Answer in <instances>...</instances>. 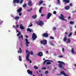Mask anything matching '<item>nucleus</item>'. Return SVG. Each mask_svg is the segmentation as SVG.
I'll return each instance as SVG.
<instances>
[{
    "instance_id": "a18cd8bd",
    "label": "nucleus",
    "mask_w": 76,
    "mask_h": 76,
    "mask_svg": "<svg viewBox=\"0 0 76 76\" xmlns=\"http://www.w3.org/2000/svg\"><path fill=\"white\" fill-rule=\"evenodd\" d=\"M62 52H63V53H64V48H62Z\"/></svg>"
},
{
    "instance_id": "13d9d810",
    "label": "nucleus",
    "mask_w": 76,
    "mask_h": 76,
    "mask_svg": "<svg viewBox=\"0 0 76 76\" xmlns=\"http://www.w3.org/2000/svg\"><path fill=\"white\" fill-rule=\"evenodd\" d=\"M19 25H17L16 26V28H19Z\"/></svg>"
},
{
    "instance_id": "1a4fd4ad",
    "label": "nucleus",
    "mask_w": 76,
    "mask_h": 76,
    "mask_svg": "<svg viewBox=\"0 0 76 76\" xmlns=\"http://www.w3.org/2000/svg\"><path fill=\"white\" fill-rule=\"evenodd\" d=\"M47 61H51L52 62H53V60H46L43 62V65H44L45 64L46 62Z\"/></svg>"
},
{
    "instance_id": "6e6552de",
    "label": "nucleus",
    "mask_w": 76,
    "mask_h": 76,
    "mask_svg": "<svg viewBox=\"0 0 76 76\" xmlns=\"http://www.w3.org/2000/svg\"><path fill=\"white\" fill-rule=\"evenodd\" d=\"M25 41L26 42V46L27 47H29V45H28V44H30V42H28V40L27 39H25Z\"/></svg>"
},
{
    "instance_id": "f3484780",
    "label": "nucleus",
    "mask_w": 76,
    "mask_h": 76,
    "mask_svg": "<svg viewBox=\"0 0 76 76\" xmlns=\"http://www.w3.org/2000/svg\"><path fill=\"white\" fill-rule=\"evenodd\" d=\"M20 1L19 0H13L14 3H18Z\"/></svg>"
},
{
    "instance_id": "338daca9",
    "label": "nucleus",
    "mask_w": 76,
    "mask_h": 76,
    "mask_svg": "<svg viewBox=\"0 0 76 76\" xmlns=\"http://www.w3.org/2000/svg\"><path fill=\"white\" fill-rule=\"evenodd\" d=\"M75 35L76 36V31L75 32Z\"/></svg>"
},
{
    "instance_id": "ddd939ff",
    "label": "nucleus",
    "mask_w": 76,
    "mask_h": 76,
    "mask_svg": "<svg viewBox=\"0 0 76 76\" xmlns=\"http://www.w3.org/2000/svg\"><path fill=\"white\" fill-rule=\"evenodd\" d=\"M27 72L28 74L31 75H32V71H30L29 69L27 70Z\"/></svg>"
},
{
    "instance_id": "58836bf2",
    "label": "nucleus",
    "mask_w": 76,
    "mask_h": 76,
    "mask_svg": "<svg viewBox=\"0 0 76 76\" xmlns=\"http://www.w3.org/2000/svg\"><path fill=\"white\" fill-rule=\"evenodd\" d=\"M57 0L58 1V4H60V0Z\"/></svg>"
},
{
    "instance_id": "f03ea898",
    "label": "nucleus",
    "mask_w": 76,
    "mask_h": 76,
    "mask_svg": "<svg viewBox=\"0 0 76 76\" xmlns=\"http://www.w3.org/2000/svg\"><path fill=\"white\" fill-rule=\"evenodd\" d=\"M58 63L60 64L58 65L59 67H60V68H61V69H64V67L63 66V65H64V66H65L66 65V64H65V63L62 61H58Z\"/></svg>"
},
{
    "instance_id": "b1692460",
    "label": "nucleus",
    "mask_w": 76,
    "mask_h": 76,
    "mask_svg": "<svg viewBox=\"0 0 76 76\" xmlns=\"http://www.w3.org/2000/svg\"><path fill=\"white\" fill-rule=\"evenodd\" d=\"M65 9L66 10H69L70 9V6H67L65 7Z\"/></svg>"
},
{
    "instance_id": "412c9836",
    "label": "nucleus",
    "mask_w": 76,
    "mask_h": 76,
    "mask_svg": "<svg viewBox=\"0 0 76 76\" xmlns=\"http://www.w3.org/2000/svg\"><path fill=\"white\" fill-rule=\"evenodd\" d=\"M22 7H20L17 10V12L18 13H20V12L22 11Z\"/></svg>"
},
{
    "instance_id": "bf43d9fd",
    "label": "nucleus",
    "mask_w": 76,
    "mask_h": 76,
    "mask_svg": "<svg viewBox=\"0 0 76 76\" xmlns=\"http://www.w3.org/2000/svg\"><path fill=\"white\" fill-rule=\"evenodd\" d=\"M16 31H17V32H19V31H18V29H17V28H16Z\"/></svg>"
},
{
    "instance_id": "a878e982",
    "label": "nucleus",
    "mask_w": 76,
    "mask_h": 76,
    "mask_svg": "<svg viewBox=\"0 0 76 76\" xmlns=\"http://www.w3.org/2000/svg\"><path fill=\"white\" fill-rule=\"evenodd\" d=\"M32 8H31L30 10H27V12H30L31 11H32Z\"/></svg>"
},
{
    "instance_id": "7ed1b4c3",
    "label": "nucleus",
    "mask_w": 76,
    "mask_h": 76,
    "mask_svg": "<svg viewBox=\"0 0 76 76\" xmlns=\"http://www.w3.org/2000/svg\"><path fill=\"white\" fill-rule=\"evenodd\" d=\"M41 44H43L44 45H47V41L46 40H43L40 41Z\"/></svg>"
},
{
    "instance_id": "49530a36",
    "label": "nucleus",
    "mask_w": 76,
    "mask_h": 76,
    "mask_svg": "<svg viewBox=\"0 0 76 76\" xmlns=\"http://www.w3.org/2000/svg\"><path fill=\"white\" fill-rule=\"evenodd\" d=\"M63 57V56L62 55L59 56V57H60V58H61L62 57Z\"/></svg>"
},
{
    "instance_id": "3c124183",
    "label": "nucleus",
    "mask_w": 76,
    "mask_h": 76,
    "mask_svg": "<svg viewBox=\"0 0 76 76\" xmlns=\"http://www.w3.org/2000/svg\"><path fill=\"white\" fill-rule=\"evenodd\" d=\"M71 17H70V16H69L68 17V19L69 20V19H71Z\"/></svg>"
},
{
    "instance_id": "473e14b6",
    "label": "nucleus",
    "mask_w": 76,
    "mask_h": 76,
    "mask_svg": "<svg viewBox=\"0 0 76 76\" xmlns=\"http://www.w3.org/2000/svg\"><path fill=\"white\" fill-rule=\"evenodd\" d=\"M26 4H24L23 5V7H24V8L26 7Z\"/></svg>"
},
{
    "instance_id": "2eb2a0df",
    "label": "nucleus",
    "mask_w": 76,
    "mask_h": 76,
    "mask_svg": "<svg viewBox=\"0 0 76 76\" xmlns=\"http://www.w3.org/2000/svg\"><path fill=\"white\" fill-rule=\"evenodd\" d=\"M61 74H63V75H64V76H69V75H67V74H66L64 71L61 72Z\"/></svg>"
},
{
    "instance_id": "09e8293b",
    "label": "nucleus",
    "mask_w": 76,
    "mask_h": 76,
    "mask_svg": "<svg viewBox=\"0 0 76 76\" xmlns=\"http://www.w3.org/2000/svg\"><path fill=\"white\" fill-rule=\"evenodd\" d=\"M46 69V68L45 67V68L43 67V68H42V69H43V70H45Z\"/></svg>"
},
{
    "instance_id": "4c0bfd02",
    "label": "nucleus",
    "mask_w": 76,
    "mask_h": 76,
    "mask_svg": "<svg viewBox=\"0 0 76 76\" xmlns=\"http://www.w3.org/2000/svg\"><path fill=\"white\" fill-rule=\"evenodd\" d=\"M72 13H76V10H75V11H73L72 12Z\"/></svg>"
},
{
    "instance_id": "a211bd4d",
    "label": "nucleus",
    "mask_w": 76,
    "mask_h": 76,
    "mask_svg": "<svg viewBox=\"0 0 76 76\" xmlns=\"http://www.w3.org/2000/svg\"><path fill=\"white\" fill-rule=\"evenodd\" d=\"M27 31H29L30 33L31 32H33V30H32V29H31L29 28H28L27 29Z\"/></svg>"
},
{
    "instance_id": "20e7f679",
    "label": "nucleus",
    "mask_w": 76,
    "mask_h": 76,
    "mask_svg": "<svg viewBox=\"0 0 76 76\" xmlns=\"http://www.w3.org/2000/svg\"><path fill=\"white\" fill-rule=\"evenodd\" d=\"M37 24L40 26H42V25H44V22L40 20L37 23Z\"/></svg>"
},
{
    "instance_id": "f257e3e1",
    "label": "nucleus",
    "mask_w": 76,
    "mask_h": 76,
    "mask_svg": "<svg viewBox=\"0 0 76 76\" xmlns=\"http://www.w3.org/2000/svg\"><path fill=\"white\" fill-rule=\"evenodd\" d=\"M26 54H27V55L26 56V60L27 61H30V63H32V61H31V60H30L29 58V56H30V52H29V51L26 50Z\"/></svg>"
},
{
    "instance_id": "c756f323",
    "label": "nucleus",
    "mask_w": 76,
    "mask_h": 76,
    "mask_svg": "<svg viewBox=\"0 0 76 76\" xmlns=\"http://www.w3.org/2000/svg\"><path fill=\"white\" fill-rule=\"evenodd\" d=\"M19 60L20 61H22V58H21V56H19Z\"/></svg>"
},
{
    "instance_id": "2f4dec72",
    "label": "nucleus",
    "mask_w": 76,
    "mask_h": 76,
    "mask_svg": "<svg viewBox=\"0 0 76 76\" xmlns=\"http://www.w3.org/2000/svg\"><path fill=\"white\" fill-rule=\"evenodd\" d=\"M20 34H21V33H20V32H19V33L17 34V36L18 37V36H19V35H20Z\"/></svg>"
},
{
    "instance_id": "cd10ccee",
    "label": "nucleus",
    "mask_w": 76,
    "mask_h": 76,
    "mask_svg": "<svg viewBox=\"0 0 76 76\" xmlns=\"http://www.w3.org/2000/svg\"><path fill=\"white\" fill-rule=\"evenodd\" d=\"M71 52L72 53H73V54L74 53H75V51H74V49L73 48H72V49L71 50Z\"/></svg>"
},
{
    "instance_id": "a19ab883",
    "label": "nucleus",
    "mask_w": 76,
    "mask_h": 76,
    "mask_svg": "<svg viewBox=\"0 0 76 76\" xmlns=\"http://www.w3.org/2000/svg\"><path fill=\"white\" fill-rule=\"evenodd\" d=\"M33 52H32V51H31L30 52V54L32 55H33Z\"/></svg>"
},
{
    "instance_id": "5fc2aeb1",
    "label": "nucleus",
    "mask_w": 76,
    "mask_h": 76,
    "mask_svg": "<svg viewBox=\"0 0 76 76\" xmlns=\"http://www.w3.org/2000/svg\"><path fill=\"white\" fill-rule=\"evenodd\" d=\"M44 16V15L43 14H41V16Z\"/></svg>"
},
{
    "instance_id": "aec40b11",
    "label": "nucleus",
    "mask_w": 76,
    "mask_h": 76,
    "mask_svg": "<svg viewBox=\"0 0 76 76\" xmlns=\"http://www.w3.org/2000/svg\"><path fill=\"white\" fill-rule=\"evenodd\" d=\"M37 15H33L32 16V18L33 19H36L37 18Z\"/></svg>"
},
{
    "instance_id": "603ef678",
    "label": "nucleus",
    "mask_w": 76,
    "mask_h": 76,
    "mask_svg": "<svg viewBox=\"0 0 76 76\" xmlns=\"http://www.w3.org/2000/svg\"><path fill=\"white\" fill-rule=\"evenodd\" d=\"M41 10H42L41 9H39V13H41Z\"/></svg>"
},
{
    "instance_id": "e433bc0d",
    "label": "nucleus",
    "mask_w": 76,
    "mask_h": 76,
    "mask_svg": "<svg viewBox=\"0 0 76 76\" xmlns=\"http://www.w3.org/2000/svg\"><path fill=\"white\" fill-rule=\"evenodd\" d=\"M70 23L71 24V25L72 24H73V23H74V22L71 21L70 22Z\"/></svg>"
},
{
    "instance_id": "c03bdc74",
    "label": "nucleus",
    "mask_w": 76,
    "mask_h": 76,
    "mask_svg": "<svg viewBox=\"0 0 76 76\" xmlns=\"http://www.w3.org/2000/svg\"><path fill=\"white\" fill-rule=\"evenodd\" d=\"M50 45H52V46H54V45H55L54 44H53V43H50Z\"/></svg>"
},
{
    "instance_id": "6ab92c4d",
    "label": "nucleus",
    "mask_w": 76,
    "mask_h": 76,
    "mask_svg": "<svg viewBox=\"0 0 76 76\" xmlns=\"http://www.w3.org/2000/svg\"><path fill=\"white\" fill-rule=\"evenodd\" d=\"M64 38L63 41H64V42H65V41H66V40H67V36L65 35L64 36Z\"/></svg>"
},
{
    "instance_id": "e2e57ef3",
    "label": "nucleus",
    "mask_w": 76,
    "mask_h": 76,
    "mask_svg": "<svg viewBox=\"0 0 76 76\" xmlns=\"http://www.w3.org/2000/svg\"><path fill=\"white\" fill-rule=\"evenodd\" d=\"M11 17H12V18H15V17H14V16H13V15H11Z\"/></svg>"
},
{
    "instance_id": "052dcab7",
    "label": "nucleus",
    "mask_w": 76,
    "mask_h": 76,
    "mask_svg": "<svg viewBox=\"0 0 76 76\" xmlns=\"http://www.w3.org/2000/svg\"><path fill=\"white\" fill-rule=\"evenodd\" d=\"M53 29L54 30H55L56 29V28L55 27H54L53 28Z\"/></svg>"
},
{
    "instance_id": "f704fd0d",
    "label": "nucleus",
    "mask_w": 76,
    "mask_h": 76,
    "mask_svg": "<svg viewBox=\"0 0 76 76\" xmlns=\"http://www.w3.org/2000/svg\"><path fill=\"white\" fill-rule=\"evenodd\" d=\"M72 32H71L69 34V37H70V36H72Z\"/></svg>"
},
{
    "instance_id": "4468645a",
    "label": "nucleus",
    "mask_w": 76,
    "mask_h": 76,
    "mask_svg": "<svg viewBox=\"0 0 76 76\" xmlns=\"http://www.w3.org/2000/svg\"><path fill=\"white\" fill-rule=\"evenodd\" d=\"M63 1L64 2V4L69 3H70V0H64Z\"/></svg>"
},
{
    "instance_id": "c85d7f7f",
    "label": "nucleus",
    "mask_w": 76,
    "mask_h": 76,
    "mask_svg": "<svg viewBox=\"0 0 76 76\" xmlns=\"http://www.w3.org/2000/svg\"><path fill=\"white\" fill-rule=\"evenodd\" d=\"M34 69H38V68L37 67V66L35 65H34Z\"/></svg>"
},
{
    "instance_id": "8fccbe9b",
    "label": "nucleus",
    "mask_w": 76,
    "mask_h": 76,
    "mask_svg": "<svg viewBox=\"0 0 76 76\" xmlns=\"http://www.w3.org/2000/svg\"><path fill=\"white\" fill-rule=\"evenodd\" d=\"M69 6H72V4L70 3L69 4Z\"/></svg>"
},
{
    "instance_id": "9b49d317",
    "label": "nucleus",
    "mask_w": 76,
    "mask_h": 76,
    "mask_svg": "<svg viewBox=\"0 0 76 76\" xmlns=\"http://www.w3.org/2000/svg\"><path fill=\"white\" fill-rule=\"evenodd\" d=\"M38 56L39 57H42L43 55V53L41 52H39V53L37 54Z\"/></svg>"
},
{
    "instance_id": "f8f14e48",
    "label": "nucleus",
    "mask_w": 76,
    "mask_h": 76,
    "mask_svg": "<svg viewBox=\"0 0 76 76\" xmlns=\"http://www.w3.org/2000/svg\"><path fill=\"white\" fill-rule=\"evenodd\" d=\"M51 13H48L47 15V19H50V18L51 17Z\"/></svg>"
},
{
    "instance_id": "6e6d98bb",
    "label": "nucleus",
    "mask_w": 76,
    "mask_h": 76,
    "mask_svg": "<svg viewBox=\"0 0 76 76\" xmlns=\"http://www.w3.org/2000/svg\"><path fill=\"white\" fill-rule=\"evenodd\" d=\"M42 8H43V7H40V9H41V10H42Z\"/></svg>"
},
{
    "instance_id": "69168bd1",
    "label": "nucleus",
    "mask_w": 76,
    "mask_h": 76,
    "mask_svg": "<svg viewBox=\"0 0 76 76\" xmlns=\"http://www.w3.org/2000/svg\"><path fill=\"white\" fill-rule=\"evenodd\" d=\"M54 55L55 56H57V54H54Z\"/></svg>"
},
{
    "instance_id": "ea45409f",
    "label": "nucleus",
    "mask_w": 76,
    "mask_h": 76,
    "mask_svg": "<svg viewBox=\"0 0 76 76\" xmlns=\"http://www.w3.org/2000/svg\"><path fill=\"white\" fill-rule=\"evenodd\" d=\"M56 13H57V12H56V11H54L53 12V13L54 15H56Z\"/></svg>"
},
{
    "instance_id": "bb28decb",
    "label": "nucleus",
    "mask_w": 76,
    "mask_h": 76,
    "mask_svg": "<svg viewBox=\"0 0 76 76\" xmlns=\"http://www.w3.org/2000/svg\"><path fill=\"white\" fill-rule=\"evenodd\" d=\"M43 1H39V4H42V3H43Z\"/></svg>"
},
{
    "instance_id": "423d86ee",
    "label": "nucleus",
    "mask_w": 76,
    "mask_h": 76,
    "mask_svg": "<svg viewBox=\"0 0 76 76\" xmlns=\"http://www.w3.org/2000/svg\"><path fill=\"white\" fill-rule=\"evenodd\" d=\"M61 16H59V19L62 20H65V19H64V16L62 14H61Z\"/></svg>"
},
{
    "instance_id": "0eeeda50",
    "label": "nucleus",
    "mask_w": 76,
    "mask_h": 76,
    "mask_svg": "<svg viewBox=\"0 0 76 76\" xmlns=\"http://www.w3.org/2000/svg\"><path fill=\"white\" fill-rule=\"evenodd\" d=\"M42 36L43 37L47 38V37H48V34L47 33H45L42 34Z\"/></svg>"
},
{
    "instance_id": "680f3d73",
    "label": "nucleus",
    "mask_w": 76,
    "mask_h": 76,
    "mask_svg": "<svg viewBox=\"0 0 76 76\" xmlns=\"http://www.w3.org/2000/svg\"><path fill=\"white\" fill-rule=\"evenodd\" d=\"M65 35H67V34H68V33L65 32Z\"/></svg>"
},
{
    "instance_id": "864d4df0",
    "label": "nucleus",
    "mask_w": 76,
    "mask_h": 76,
    "mask_svg": "<svg viewBox=\"0 0 76 76\" xmlns=\"http://www.w3.org/2000/svg\"><path fill=\"white\" fill-rule=\"evenodd\" d=\"M25 37H26V38H28V36L27 35H26L25 36Z\"/></svg>"
},
{
    "instance_id": "7c9ffc66",
    "label": "nucleus",
    "mask_w": 76,
    "mask_h": 76,
    "mask_svg": "<svg viewBox=\"0 0 76 76\" xmlns=\"http://www.w3.org/2000/svg\"><path fill=\"white\" fill-rule=\"evenodd\" d=\"M19 51L20 53L21 54V53H22V49L21 48H19Z\"/></svg>"
},
{
    "instance_id": "0e129e2a",
    "label": "nucleus",
    "mask_w": 76,
    "mask_h": 76,
    "mask_svg": "<svg viewBox=\"0 0 76 76\" xmlns=\"http://www.w3.org/2000/svg\"><path fill=\"white\" fill-rule=\"evenodd\" d=\"M46 53H48V51H46Z\"/></svg>"
},
{
    "instance_id": "4be33fe9",
    "label": "nucleus",
    "mask_w": 76,
    "mask_h": 76,
    "mask_svg": "<svg viewBox=\"0 0 76 76\" xmlns=\"http://www.w3.org/2000/svg\"><path fill=\"white\" fill-rule=\"evenodd\" d=\"M20 29H25V28L23 27V26H22V24L20 25Z\"/></svg>"
},
{
    "instance_id": "774afa93",
    "label": "nucleus",
    "mask_w": 76,
    "mask_h": 76,
    "mask_svg": "<svg viewBox=\"0 0 76 76\" xmlns=\"http://www.w3.org/2000/svg\"><path fill=\"white\" fill-rule=\"evenodd\" d=\"M45 60V58H44L43 59V60Z\"/></svg>"
},
{
    "instance_id": "dca6fc26",
    "label": "nucleus",
    "mask_w": 76,
    "mask_h": 76,
    "mask_svg": "<svg viewBox=\"0 0 76 76\" xmlns=\"http://www.w3.org/2000/svg\"><path fill=\"white\" fill-rule=\"evenodd\" d=\"M66 42L68 43V44H69L71 40H70V39L69 38H68L66 39Z\"/></svg>"
},
{
    "instance_id": "72a5a7b5",
    "label": "nucleus",
    "mask_w": 76,
    "mask_h": 76,
    "mask_svg": "<svg viewBox=\"0 0 76 76\" xmlns=\"http://www.w3.org/2000/svg\"><path fill=\"white\" fill-rule=\"evenodd\" d=\"M50 39H54V38L52 36L50 37Z\"/></svg>"
},
{
    "instance_id": "9d476101",
    "label": "nucleus",
    "mask_w": 76,
    "mask_h": 76,
    "mask_svg": "<svg viewBox=\"0 0 76 76\" xmlns=\"http://www.w3.org/2000/svg\"><path fill=\"white\" fill-rule=\"evenodd\" d=\"M33 4L31 2V0L29 1L28 3V6H32Z\"/></svg>"
},
{
    "instance_id": "c9c22d12",
    "label": "nucleus",
    "mask_w": 76,
    "mask_h": 76,
    "mask_svg": "<svg viewBox=\"0 0 76 76\" xmlns=\"http://www.w3.org/2000/svg\"><path fill=\"white\" fill-rule=\"evenodd\" d=\"M51 64V63L50 62L46 63V64Z\"/></svg>"
},
{
    "instance_id": "5701e85b",
    "label": "nucleus",
    "mask_w": 76,
    "mask_h": 76,
    "mask_svg": "<svg viewBox=\"0 0 76 76\" xmlns=\"http://www.w3.org/2000/svg\"><path fill=\"white\" fill-rule=\"evenodd\" d=\"M21 38H22V40L23 39V35H21V36H20L18 37V39H20Z\"/></svg>"
},
{
    "instance_id": "39448f33",
    "label": "nucleus",
    "mask_w": 76,
    "mask_h": 76,
    "mask_svg": "<svg viewBox=\"0 0 76 76\" xmlns=\"http://www.w3.org/2000/svg\"><path fill=\"white\" fill-rule=\"evenodd\" d=\"M37 38V35H36L35 34L33 33L32 35V38L33 39V41L35 40V39Z\"/></svg>"
},
{
    "instance_id": "4d7b16f0",
    "label": "nucleus",
    "mask_w": 76,
    "mask_h": 76,
    "mask_svg": "<svg viewBox=\"0 0 76 76\" xmlns=\"http://www.w3.org/2000/svg\"><path fill=\"white\" fill-rule=\"evenodd\" d=\"M22 15V13H19V15L21 16Z\"/></svg>"
},
{
    "instance_id": "37998d69",
    "label": "nucleus",
    "mask_w": 76,
    "mask_h": 76,
    "mask_svg": "<svg viewBox=\"0 0 76 76\" xmlns=\"http://www.w3.org/2000/svg\"><path fill=\"white\" fill-rule=\"evenodd\" d=\"M23 1V0H21V1H20V4H22V3Z\"/></svg>"
},
{
    "instance_id": "79ce46f5",
    "label": "nucleus",
    "mask_w": 76,
    "mask_h": 76,
    "mask_svg": "<svg viewBox=\"0 0 76 76\" xmlns=\"http://www.w3.org/2000/svg\"><path fill=\"white\" fill-rule=\"evenodd\" d=\"M31 23V24L29 25V26H30V27H31V26H32V25H33L31 23Z\"/></svg>"
},
{
    "instance_id": "393cba45",
    "label": "nucleus",
    "mask_w": 76,
    "mask_h": 76,
    "mask_svg": "<svg viewBox=\"0 0 76 76\" xmlns=\"http://www.w3.org/2000/svg\"><path fill=\"white\" fill-rule=\"evenodd\" d=\"M15 20H18V19H19V17L16 16L15 17Z\"/></svg>"
},
{
    "instance_id": "de8ad7c7",
    "label": "nucleus",
    "mask_w": 76,
    "mask_h": 76,
    "mask_svg": "<svg viewBox=\"0 0 76 76\" xmlns=\"http://www.w3.org/2000/svg\"><path fill=\"white\" fill-rule=\"evenodd\" d=\"M48 71H46L45 72V74H48Z\"/></svg>"
}]
</instances>
